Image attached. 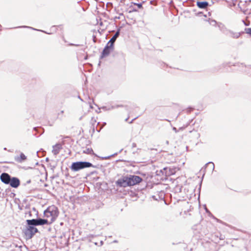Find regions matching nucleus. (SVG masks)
Returning a JSON list of instances; mask_svg holds the SVG:
<instances>
[{
	"label": "nucleus",
	"mask_w": 251,
	"mask_h": 251,
	"mask_svg": "<svg viewBox=\"0 0 251 251\" xmlns=\"http://www.w3.org/2000/svg\"><path fill=\"white\" fill-rule=\"evenodd\" d=\"M59 214L58 208L54 205L49 206L44 211V217L48 220L50 224L53 223L57 219Z\"/></svg>",
	"instance_id": "f257e3e1"
},
{
	"label": "nucleus",
	"mask_w": 251,
	"mask_h": 251,
	"mask_svg": "<svg viewBox=\"0 0 251 251\" xmlns=\"http://www.w3.org/2000/svg\"><path fill=\"white\" fill-rule=\"evenodd\" d=\"M93 165L87 162H76L73 163L71 169L74 171H77L80 169H82L85 168H89L92 167Z\"/></svg>",
	"instance_id": "f03ea898"
},
{
	"label": "nucleus",
	"mask_w": 251,
	"mask_h": 251,
	"mask_svg": "<svg viewBox=\"0 0 251 251\" xmlns=\"http://www.w3.org/2000/svg\"><path fill=\"white\" fill-rule=\"evenodd\" d=\"M129 180L128 176H123L116 182V184L117 186L120 187H126L127 186H130L129 182H128Z\"/></svg>",
	"instance_id": "7ed1b4c3"
},
{
	"label": "nucleus",
	"mask_w": 251,
	"mask_h": 251,
	"mask_svg": "<svg viewBox=\"0 0 251 251\" xmlns=\"http://www.w3.org/2000/svg\"><path fill=\"white\" fill-rule=\"evenodd\" d=\"M128 177L130 186L138 184L142 181V178L137 176L130 175Z\"/></svg>",
	"instance_id": "20e7f679"
},
{
	"label": "nucleus",
	"mask_w": 251,
	"mask_h": 251,
	"mask_svg": "<svg viewBox=\"0 0 251 251\" xmlns=\"http://www.w3.org/2000/svg\"><path fill=\"white\" fill-rule=\"evenodd\" d=\"M37 232L38 229L36 227L29 225L25 229V233L26 236L30 238Z\"/></svg>",
	"instance_id": "39448f33"
},
{
	"label": "nucleus",
	"mask_w": 251,
	"mask_h": 251,
	"mask_svg": "<svg viewBox=\"0 0 251 251\" xmlns=\"http://www.w3.org/2000/svg\"><path fill=\"white\" fill-rule=\"evenodd\" d=\"M113 46H111L110 44L107 43L106 47L103 49L101 53V57H104L109 55L110 52L113 50Z\"/></svg>",
	"instance_id": "423d86ee"
},
{
	"label": "nucleus",
	"mask_w": 251,
	"mask_h": 251,
	"mask_svg": "<svg viewBox=\"0 0 251 251\" xmlns=\"http://www.w3.org/2000/svg\"><path fill=\"white\" fill-rule=\"evenodd\" d=\"M0 178L1 181L6 184H8L10 182L11 177L7 173H2L0 176Z\"/></svg>",
	"instance_id": "0eeeda50"
},
{
	"label": "nucleus",
	"mask_w": 251,
	"mask_h": 251,
	"mask_svg": "<svg viewBox=\"0 0 251 251\" xmlns=\"http://www.w3.org/2000/svg\"><path fill=\"white\" fill-rule=\"evenodd\" d=\"M9 184L12 187L17 188L20 184V181L18 178L14 177L11 178L10 182Z\"/></svg>",
	"instance_id": "6e6552de"
},
{
	"label": "nucleus",
	"mask_w": 251,
	"mask_h": 251,
	"mask_svg": "<svg viewBox=\"0 0 251 251\" xmlns=\"http://www.w3.org/2000/svg\"><path fill=\"white\" fill-rule=\"evenodd\" d=\"M61 149H62V146H61V144H56L55 145H54L53 147L52 152L54 154L56 155L59 153V152L60 151Z\"/></svg>",
	"instance_id": "1a4fd4ad"
},
{
	"label": "nucleus",
	"mask_w": 251,
	"mask_h": 251,
	"mask_svg": "<svg viewBox=\"0 0 251 251\" xmlns=\"http://www.w3.org/2000/svg\"><path fill=\"white\" fill-rule=\"evenodd\" d=\"M26 159V157L23 153H21L19 156L16 158V160L20 163L25 161Z\"/></svg>",
	"instance_id": "9d476101"
},
{
	"label": "nucleus",
	"mask_w": 251,
	"mask_h": 251,
	"mask_svg": "<svg viewBox=\"0 0 251 251\" xmlns=\"http://www.w3.org/2000/svg\"><path fill=\"white\" fill-rule=\"evenodd\" d=\"M197 6L201 8H205L208 5L207 1H198L197 2Z\"/></svg>",
	"instance_id": "9b49d317"
},
{
	"label": "nucleus",
	"mask_w": 251,
	"mask_h": 251,
	"mask_svg": "<svg viewBox=\"0 0 251 251\" xmlns=\"http://www.w3.org/2000/svg\"><path fill=\"white\" fill-rule=\"evenodd\" d=\"M50 225L48 220L47 219H37V225Z\"/></svg>",
	"instance_id": "f8f14e48"
},
{
	"label": "nucleus",
	"mask_w": 251,
	"mask_h": 251,
	"mask_svg": "<svg viewBox=\"0 0 251 251\" xmlns=\"http://www.w3.org/2000/svg\"><path fill=\"white\" fill-rule=\"evenodd\" d=\"M119 32H117L112 37L110 41L108 42V44H110L111 46H113V44L116 40L117 38L119 36Z\"/></svg>",
	"instance_id": "ddd939ff"
},
{
	"label": "nucleus",
	"mask_w": 251,
	"mask_h": 251,
	"mask_svg": "<svg viewBox=\"0 0 251 251\" xmlns=\"http://www.w3.org/2000/svg\"><path fill=\"white\" fill-rule=\"evenodd\" d=\"M26 222L28 225H37V219L27 220Z\"/></svg>",
	"instance_id": "4468645a"
},
{
	"label": "nucleus",
	"mask_w": 251,
	"mask_h": 251,
	"mask_svg": "<svg viewBox=\"0 0 251 251\" xmlns=\"http://www.w3.org/2000/svg\"><path fill=\"white\" fill-rule=\"evenodd\" d=\"M83 152L88 154H94L93 150L92 148H87L85 150L83 151Z\"/></svg>",
	"instance_id": "2eb2a0df"
},
{
	"label": "nucleus",
	"mask_w": 251,
	"mask_h": 251,
	"mask_svg": "<svg viewBox=\"0 0 251 251\" xmlns=\"http://www.w3.org/2000/svg\"><path fill=\"white\" fill-rule=\"evenodd\" d=\"M132 5H136L139 9L143 8L142 4L141 3H131V7L132 6Z\"/></svg>",
	"instance_id": "dca6fc26"
},
{
	"label": "nucleus",
	"mask_w": 251,
	"mask_h": 251,
	"mask_svg": "<svg viewBox=\"0 0 251 251\" xmlns=\"http://www.w3.org/2000/svg\"><path fill=\"white\" fill-rule=\"evenodd\" d=\"M246 33L251 36V28H248L246 29Z\"/></svg>",
	"instance_id": "f3484780"
},
{
	"label": "nucleus",
	"mask_w": 251,
	"mask_h": 251,
	"mask_svg": "<svg viewBox=\"0 0 251 251\" xmlns=\"http://www.w3.org/2000/svg\"><path fill=\"white\" fill-rule=\"evenodd\" d=\"M60 113H61V114H63V113H64V111H61Z\"/></svg>",
	"instance_id": "a211bd4d"
},
{
	"label": "nucleus",
	"mask_w": 251,
	"mask_h": 251,
	"mask_svg": "<svg viewBox=\"0 0 251 251\" xmlns=\"http://www.w3.org/2000/svg\"><path fill=\"white\" fill-rule=\"evenodd\" d=\"M133 11H137V10H136V9H133Z\"/></svg>",
	"instance_id": "6ab92c4d"
}]
</instances>
